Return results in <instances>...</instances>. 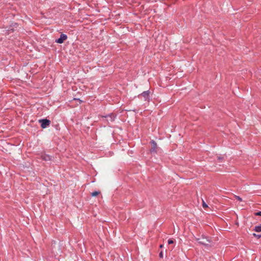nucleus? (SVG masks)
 I'll list each match as a JSON object with an SVG mask.
<instances>
[{"label":"nucleus","instance_id":"15","mask_svg":"<svg viewBox=\"0 0 261 261\" xmlns=\"http://www.w3.org/2000/svg\"><path fill=\"white\" fill-rule=\"evenodd\" d=\"M160 248H162V247H163V245H161L160 246Z\"/></svg>","mask_w":261,"mask_h":261},{"label":"nucleus","instance_id":"12","mask_svg":"<svg viewBox=\"0 0 261 261\" xmlns=\"http://www.w3.org/2000/svg\"><path fill=\"white\" fill-rule=\"evenodd\" d=\"M256 215L261 216V212H259L256 213Z\"/></svg>","mask_w":261,"mask_h":261},{"label":"nucleus","instance_id":"11","mask_svg":"<svg viewBox=\"0 0 261 261\" xmlns=\"http://www.w3.org/2000/svg\"><path fill=\"white\" fill-rule=\"evenodd\" d=\"M159 256L160 257L162 258L163 257V252H161L159 254Z\"/></svg>","mask_w":261,"mask_h":261},{"label":"nucleus","instance_id":"3","mask_svg":"<svg viewBox=\"0 0 261 261\" xmlns=\"http://www.w3.org/2000/svg\"><path fill=\"white\" fill-rule=\"evenodd\" d=\"M40 158L45 161H50L51 159V156L45 153H41L40 155Z\"/></svg>","mask_w":261,"mask_h":261},{"label":"nucleus","instance_id":"5","mask_svg":"<svg viewBox=\"0 0 261 261\" xmlns=\"http://www.w3.org/2000/svg\"><path fill=\"white\" fill-rule=\"evenodd\" d=\"M149 93V91H146L143 92L141 94V95L144 97L145 100L148 99Z\"/></svg>","mask_w":261,"mask_h":261},{"label":"nucleus","instance_id":"13","mask_svg":"<svg viewBox=\"0 0 261 261\" xmlns=\"http://www.w3.org/2000/svg\"><path fill=\"white\" fill-rule=\"evenodd\" d=\"M199 243L200 244H205V242H203V241H199Z\"/></svg>","mask_w":261,"mask_h":261},{"label":"nucleus","instance_id":"8","mask_svg":"<svg viewBox=\"0 0 261 261\" xmlns=\"http://www.w3.org/2000/svg\"><path fill=\"white\" fill-rule=\"evenodd\" d=\"M235 198H236V199H237L238 200H239L240 201H242V199L240 197H239L238 196H236V195L235 196Z\"/></svg>","mask_w":261,"mask_h":261},{"label":"nucleus","instance_id":"14","mask_svg":"<svg viewBox=\"0 0 261 261\" xmlns=\"http://www.w3.org/2000/svg\"><path fill=\"white\" fill-rule=\"evenodd\" d=\"M253 236L255 237H260V236L256 235L255 233H253Z\"/></svg>","mask_w":261,"mask_h":261},{"label":"nucleus","instance_id":"9","mask_svg":"<svg viewBox=\"0 0 261 261\" xmlns=\"http://www.w3.org/2000/svg\"><path fill=\"white\" fill-rule=\"evenodd\" d=\"M202 206L203 208H206L207 207V205L204 201H203Z\"/></svg>","mask_w":261,"mask_h":261},{"label":"nucleus","instance_id":"1","mask_svg":"<svg viewBox=\"0 0 261 261\" xmlns=\"http://www.w3.org/2000/svg\"><path fill=\"white\" fill-rule=\"evenodd\" d=\"M41 123V126L42 128H46L50 124V121L47 119H41L39 120Z\"/></svg>","mask_w":261,"mask_h":261},{"label":"nucleus","instance_id":"7","mask_svg":"<svg viewBox=\"0 0 261 261\" xmlns=\"http://www.w3.org/2000/svg\"><path fill=\"white\" fill-rule=\"evenodd\" d=\"M99 194V192H97V191H95V192H93L91 193V195L92 196H97L98 194Z\"/></svg>","mask_w":261,"mask_h":261},{"label":"nucleus","instance_id":"2","mask_svg":"<svg viewBox=\"0 0 261 261\" xmlns=\"http://www.w3.org/2000/svg\"><path fill=\"white\" fill-rule=\"evenodd\" d=\"M67 38V36L65 34H62L61 35L60 37L56 40V42L58 43H62Z\"/></svg>","mask_w":261,"mask_h":261},{"label":"nucleus","instance_id":"10","mask_svg":"<svg viewBox=\"0 0 261 261\" xmlns=\"http://www.w3.org/2000/svg\"><path fill=\"white\" fill-rule=\"evenodd\" d=\"M168 243L169 244H173L174 243L173 241L171 240V239H169L168 240Z\"/></svg>","mask_w":261,"mask_h":261},{"label":"nucleus","instance_id":"6","mask_svg":"<svg viewBox=\"0 0 261 261\" xmlns=\"http://www.w3.org/2000/svg\"><path fill=\"white\" fill-rule=\"evenodd\" d=\"M254 230L256 232H260L261 231V225L255 226L254 228Z\"/></svg>","mask_w":261,"mask_h":261},{"label":"nucleus","instance_id":"4","mask_svg":"<svg viewBox=\"0 0 261 261\" xmlns=\"http://www.w3.org/2000/svg\"><path fill=\"white\" fill-rule=\"evenodd\" d=\"M151 145H152V147H151V150H150L151 151V152H156V151H157V145H156V143L153 140H152L151 141Z\"/></svg>","mask_w":261,"mask_h":261}]
</instances>
